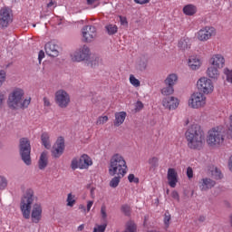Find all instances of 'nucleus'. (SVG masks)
Instances as JSON below:
<instances>
[{
	"label": "nucleus",
	"mask_w": 232,
	"mask_h": 232,
	"mask_svg": "<svg viewBox=\"0 0 232 232\" xmlns=\"http://www.w3.org/2000/svg\"><path fill=\"white\" fill-rule=\"evenodd\" d=\"M37 197L34 194V189L28 188L21 198L20 209L24 218L31 220L34 224H39L43 218V207L41 203H35Z\"/></svg>",
	"instance_id": "nucleus-1"
},
{
	"label": "nucleus",
	"mask_w": 232,
	"mask_h": 232,
	"mask_svg": "<svg viewBox=\"0 0 232 232\" xmlns=\"http://www.w3.org/2000/svg\"><path fill=\"white\" fill-rule=\"evenodd\" d=\"M185 135L190 150H200L204 146V142H206V135L198 124H192L188 127Z\"/></svg>",
	"instance_id": "nucleus-2"
},
{
	"label": "nucleus",
	"mask_w": 232,
	"mask_h": 232,
	"mask_svg": "<svg viewBox=\"0 0 232 232\" xmlns=\"http://www.w3.org/2000/svg\"><path fill=\"white\" fill-rule=\"evenodd\" d=\"M126 173H128L126 160L119 153L114 154L110 160L109 175H111V177H115V175L124 177Z\"/></svg>",
	"instance_id": "nucleus-3"
},
{
	"label": "nucleus",
	"mask_w": 232,
	"mask_h": 232,
	"mask_svg": "<svg viewBox=\"0 0 232 232\" xmlns=\"http://www.w3.org/2000/svg\"><path fill=\"white\" fill-rule=\"evenodd\" d=\"M24 97V91L23 89L16 88L10 94L8 98V106L11 110H19L24 109L27 106H30L31 99H25L23 101Z\"/></svg>",
	"instance_id": "nucleus-4"
},
{
	"label": "nucleus",
	"mask_w": 232,
	"mask_h": 232,
	"mask_svg": "<svg viewBox=\"0 0 232 232\" xmlns=\"http://www.w3.org/2000/svg\"><path fill=\"white\" fill-rule=\"evenodd\" d=\"M226 129L222 126L215 127L208 131V142L210 146H220L224 143Z\"/></svg>",
	"instance_id": "nucleus-5"
},
{
	"label": "nucleus",
	"mask_w": 232,
	"mask_h": 232,
	"mask_svg": "<svg viewBox=\"0 0 232 232\" xmlns=\"http://www.w3.org/2000/svg\"><path fill=\"white\" fill-rule=\"evenodd\" d=\"M31 150L30 140L26 138H22L20 140V154L22 160L26 164V166H30V164H32V159L30 158Z\"/></svg>",
	"instance_id": "nucleus-6"
},
{
	"label": "nucleus",
	"mask_w": 232,
	"mask_h": 232,
	"mask_svg": "<svg viewBox=\"0 0 232 232\" xmlns=\"http://www.w3.org/2000/svg\"><path fill=\"white\" fill-rule=\"evenodd\" d=\"M90 47H88V45H82L77 49L71 57L73 63H82V61H88V59H90Z\"/></svg>",
	"instance_id": "nucleus-7"
},
{
	"label": "nucleus",
	"mask_w": 232,
	"mask_h": 232,
	"mask_svg": "<svg viewBox=\"0 0 232 232\" xmlns=\"http://www.w3.org/2000/svg\"><path fill=\"white\" fill-rule=\"evenodd\" d=\"M188 106L194 110L203 108L206 106V95L202 92H194L188 100Z\"/></svg>",
	"instance_id": "nucleus-8"
},
{
	"label": "nucleus",
	"mask_w": 232,
	"mask_h": 232,
	"mask_svg": "<svg viewBox=\"0 0 232 232\" xmlns=\"http://www.w3.org/2000/svg\"><path fill=\"white\" fill-rule=\"evenodd\" d=\"M198 90L199 93H205L208 95V93H212L214 90L213 82L207 77L200 78L197 82Z\"/></svg>",
	"instance_id": "nucleus-9"
},
{
	"label": "nucleus",
	"mask_w": 232,
	"mask_h": 232,
	"mask_svg": "<svg viewBox=\"0 0 232 232\" xmlns=\"http://www.w3.org/2000/svg\"><path fill=\"white\" fill-rule=\"evenodd\" d=\"M54 101L60 108H68L70 94L66 91L60 89L54 94Z\"/></svg>",
	"instance_id": "nucleus-10"
},
{
	"label": "nucleus",
	"mask_w": 232,
	"mask_h": 232,
	"mask_svg": "<svg viewBox=\"0 0 232 232\" xmlns=\"http://www.w3.org/2000/svg\"><path fill=\"white\" fill-rule=\"evenodd\" d=\"M178 80H179V77L177 76V74L175 73L169 74L165 80V84L167 85V87H164L161 90L162 95H167V96L171 95L173 92H175V90L173 89V86H175Z\"/></svg>",
	"instance_id": "nucleus-11"
},
{
	"label": "nucleus",
	"mask_w": 232,
	"mask_h": 232,
	"mask_svg": "<svg viewBox=\"0 0 232 232\" xmlns=\"http://www.w3.org/2000/svg\"><path fill=\"white\" fill-rule=\"evenodd\" d=\"M217 34V30L215 27L206 26L198 32V41H208L213 35Z\"/></svg>",
	"instance_id": "nucleus-12"
},
{
	"label": "nucleus",
	"mask_w": 232,
	"mask_h": 232,
	"mask_svg": "<svg viewBox=\"0 0 232 232\" xmlns=\"http://www.w3.org/2000/svg\"><path fill=\"white\" fill-rule=\"evenodd\" d=\"M82 34L85 43H92L97 37V29L95 26L87 25L82 28Z\"/></svg>",
	"instance_id": "nucleus-13"
},
{
	"label": "nucleus",
	"mask_w": 232,
	"mask_h": 232,
	"mask_svg": "<svg viewBox=\"0 0 232 232\" xmlns=\"http://www.w3.org/2000/svg\"><path fill=\"white\" fill-rule=\"evenodd\" d=\"M63 153H64V139L60 137L53 147L52 155L54 159H59Z\"/></svg>",
	"instance_id": "nucleus-14"
},
{
	"label": "nucleus",
	"mask_w": 232,
	"mask_h": 232,
	"mask_svg": "<svg viewBox=\"0 0 232 232\" xmlns=\"http://www.w3.org/2000/svg\"><path fill=\"white\" fill-rule=\"evenodd\" d=\"M12 23V14H10V9L2 8L0 10V24L1 26L6 28L8 24Z\"/></svg>",
	"instance_id": "nucleus-15"
},
{
	"label": "nucleus",
	"mask_w": 232,
	"mask_h": 232,
	"mask_svg": "<svg viewBox=\"0 0 232 232\" xmlns=\"http://www.w3.org/2000/svg\"><path fill=\"white\" fill-rule=\"evenodd\" d=\"M200 191H208L217 186V181L211 179L210 178H203L199 180L198 183Z\"/></svg>",
	"instance_id": "nucleus-16"
},
{
	"label": "nucleus",
	"mask_w": 232,
	"mask_h": 232,
	"mask_svg": "<svg viewBox=\"0 0 232 232\" xmlns=\"http://www.w3.org/2000/svg\"><path fill=\"white\" fill-rule=\"evenodd\" d=\"M162 104L167 110H177L179 108V99L173 96H167L163 99Z\"/></svg>",
	"instance_id": "nucleus-17"
},
{
	"label": "nucleus",
	"mask_w": 232,
	"mask_h": 232,
	"mask_svg": "<svg viewBox=\"0 0 232 232\" xmlns=\"http://www.w3.org/2000/svg\"><path fill=\"white\" fill-rule=\"evenodd\" d=\"M44 50L49 57H59V45L55 43H47L44 46Z\"/></svg>",
	"instance_id": "nucleus-18"
},
{
	"label": "nucleus",
	"mask_w": 232,
	"mask_h": 232,
	"mask_svg": "<svg viewBox=\"0 0 232 232\" xmlns=\"http://www.w3.org/2000/svg\"><path fill=\"white\" fill-rule=\"evenodd\" d=\"M209 63L211 66H214L220 70L224 68V64H226V59L224 58V56H222V54H214L210 58Z\"/></svg>",
	"instance_id": "nucleus-19"
},
{
	"label": "nucleus",
	"mask_w": 232,
	"mask_h": 232,
	"mask_svg": "<svg viewBox=\"0 0 232 232\" xmlns=\"http://www.w3.org/2000/svg\"><path fill=\"white\" fill-rule=\"evenodd\" d=\"M167 179L169 181V186H170V188L177 187V182H179V174L177 173V170H175V169H169Z\"/></svg>",
	"instance_id": "nucleus-20"
},
{
	"label": "nucleus",
	"mask_w": 232,
	"mask_h": 232,
	"mask_svg": "<svg viewBox=\"0 0 232 232\" xmlns=\"http://www.w3.org/2000/svg\"><path fill=\"white\" fill-rule=\"evenodd\" d=\"M188 64L191 70H198L202 64V62L198 56H190L188 58Z\"/></svg>",
	"instance_id": "nucleus-21"
},
{
	"label": "nucleus",
	"mask_w": 232,
	"mask_h": 232,
	"mask_svg": "<svg viewBox=\"0 0 232 232\" xmlns=\"http://www.w3.org/2000/svg\"><path fill=\"white\" fill-rule=\"evenodd\" d=\"M80 159V164L82 166V169H88L92 164H93V161H92V158L88 156L87 154H82Z\"/></svg>",
	"instance_id": "nucleus-22"
},
{
	"label": "nucleus",
	"mask_w": 232,
	"mask_h": 232,
	"mask_svg": "<svg viewBox=\"0 0 232 232\" xmlns=\"http://www.w3.org/2000/svg\"><path fill=\"white\" fill-rule=\"evenodd\" d=\"M46 166H48V151H44L38 160V168L39 169H45Z\"/></svg>",
	"instance_id": "nucleus-23"
},
{
	"label": "nucleus",
	"mask_w": 232,
	"mask_h": 232,
	"mask_svg": "<svg viewBox=\"0 0 232 232\" xmlns=\"http://www.w3.org/2000/svg\"><path fill=\"white\" fill-rule=\"evenodd\" d=\"M218 67L210 66L207 70V75L210 79H218L220 77V72L218 71Z\"/></svg>",
	"instance_id": "nucleus-24"
},
{
	"label": "nucleus",
	"mask_w": 232,
	"mask_h": 232,
	"mask_svg": "<svg viewBox=\"0 0 232 232\" xmlns=\"http://www.w3.org/2000/svg\"><path fill=\"white\" fill-rule=\"evenodd\" d=\"M124 121H126V112L121 111L115 113V121H114V126L119 127L121 124L124 123Z\"/></svg>",
	"instance_id": "nucleus-25"
},
{
	"label": "nucleus",
	"mask_w": 232,
	"mask_h": 232,
	"mask_svg": "<svg viewBox=\"0 0 232 232\" xmlns=\"http://www.w3.org/2000/svg\"><path fill=\"white\" fill-rule=\"evenodd\" d=\"M41 140L43 146H44L46 150H50L52 148V143H50V134H48V132L42 133Z\"/></svg>",
	"instance_id": "nucleus-26"
},
{
	"label": "nucleus",
	"mask_w": 232,
	"mask_h": 232,
	"mask_svg": "<svg viewBox=\"0 0 232 232\" xmlns=\"http://www.w3.org/2000/svg\"><path fill=\"white\" fill-rule=\"evenodd\" d=\"M178 46L181 50H188V48H191V41L189 38H181L179 41Z\"/></svg>",
	"instance_id": "nucleus-27"
},
{
	"label": "nucleus",
	"mask_w": 232,
	"mask_h": 232,
	"mask_svg": "<svg viewBox=\"0 0 232 232\" xmlns=\"http://www.w3.org/2000/svg\"><path fill=\"white\" fill-rule=\"evenodd\" d=\"M183 14H185V15H195V14H197V7L188 4L183 7Z\"/></svg>",
	"instance_id": "nucleus-28"
},
{
	"label": "nucleus",
	"mask_w": 232,
	"mask_h": 232,
	"mask_svg": "<svg viewBox=\"0 0 232 232\" xmlns=\"http://www.w3.org/2000/svg\"><path fill=\"white\" fill-rule=\"evenodd\" d=\"M81 165V160L79 157H74L72 158V160H71V169H72V171H75V169H82Z\"/></svg>",
	"instance_id": "nucleus-29"
},
{
	"label": "nucleus",
	"mask_w": 232,
	"mask_h": 232,
	"mask_svg": "<svg viewBox=\"0 0 232 232\" xmlns=\"http://www.w3.org/2000/svg\"><path fill=\"white\" fill-rule=\"evenodd\" d=\"M105 30L108 34V35H115V34H117L119 28L112 24H109L105 26Z\"/></svg>",
	"instance_id": "nucleus-30"
},
{
	"label": "nucleus",
	"mask_w": 232,
	"mask_h": 232,
	"mask_svg": "<svg viewBox=\"0 0 232 232\" xmlns=\"http://www.w3.org/2000/svg\"><path fill=\"white\" fill-rule=\"evenodd\" d=\"M211 176L212 179H215V180H220L224 177L220 169H218V168H215L211 170Z\"/></svg>",
	"instance_id": "nucleus-31"
},
{
	"label": "nucleus",
	"mask_w": 232,
	"mask_h": 232,
	"mask_svg": "<svg viewBox=\"0 0 232 232\" xmlns=\"http://www.w3.org/2000/svg\"><path fill=\"white\" fill-rule=\"evenodd\" d=\"M124 176L116 175L111 181L110 186L111 188H117L121 182V179H123Z\"/></svg>",
	"instance_id": "nucleus-32"
},
{
	"label": "nucleus",
	"mask_w": 232,
	"mask_h": 232,
	"mask_svg": "<svg viewBox=\"0 0 232 232\" xmlns=\"http://www.w3.org/2000/svg\"><path fill=\"white\" fill-rule=\"evenodd\" d=\"M67 206L69 208H73V206H75V203L77 202V200L75 199V196L72 195V193H69L67 196Z\"/></svg>",
	"instance_id": "nucleus-33"
},
{
	"label": "nucleus",
	"mask_w": 232,
	"mask_h": 232,
	"mask_svg": "<svg viewBox=\"0 0 232 232\" xmlns=\"http://www.w3.org/2000/svg\"><path fill=\"white\" fill-rule=\"evenodd\" d=\"M149 164L150 166V169H155V168H159V158L157 157L150 158Z\"/></svg>",
	"instance_id": "nucleus-34"
},
{
	"label": "nucleus",
	"mask_w": 232,
	"mask_h": 232,
	"mask_svg": "<svg viewBox=\"0 0 232 232\" xmlns=\"http://www.w3.org/2000/svg\"><path fill=\"white\" fill-rule=\"evenodd\" d=\"M170 222H171V214H169V211H166L165 215H164V225H165L166 229H168V227H169Z\"/></svg>",
	"instance_id": "nucleus-35"
},
{
	"label": "nucleus",
	"mask_w": 232,
	"mask_h": 232,
	"mask_svg": "<svg viewBox=\"0 0 232 232\" xmlns=\"http://www.w3.org/2000/svg\"><path fill=\"white\" fill-rule=\"evenodd\" d=\"M8 186V179L5 176H0V189H6Z\"/></svg>",
	"instance_id": "nucleus-36"
},
{
	"label": "nucleus",
	"mask_w": 232,
	"mask_h": 232,
	"mask_svg": "<svg viewBox=\"0 0 232 232\" xmlns=\"http://www.w3.org/2000/svg\"><path fill=\"white\" fill-rule=\"evenodd\" d=\"M224 74L226 75L227 82L232 83V70L228 68L224 69Z\"/></svg>",
	"instance_id": "nucleus-37"
},
{
	"label": "nucleus",
	"mask_w": 232,
	"mask_h": 232,
	"mask_svg": "<svg viewBox=\"0 0 232 232\" xmlns=\"http://www.w3.org/2000/svg\"><path fill=\"white\" fill-rule=\"evenodd\" d=\"M130 82L132 84V86H135L136 88L140 86V81H139L133 74H130Z\"/></svg>",
	"instance_id": "nucleus-38"
},
{
	"label": "nucleus",
	"mask_w": 232,
	"mask_h": 232,
	"mask_svg": "<svg viewBox=\"0 0 232 232\" xmlns=\"http://www.w3.org/2000/svg\"><path fill=\"white\" fill-rule=\"evenodd\" d=\"M121 211L126 217H130L131 213V207H130L129 205H123L121 206Z\"/></svg>",
	"instance_id": "nucleus-39"
},
{
	"label": "nucleus",
	"mask_w": 232,
	"mask_h": 232,
	"mask_svg": "<svg viewBox=\"0 0 232 232\" xmlns=\"http://www.w3.org/2000/svg\"><path fill=\"white\" fill-rule=\"evenodd\" d=\"M148 68V62L146 61H141L138 64V69H140V72H144Z\"/></svg>",
	"instance_id": "nucleus-40"
},
{
	"label": "nucleus",
	"mask_w": 232,
	"mask_h": 232,
	"mask_svg": "<svg viewBox=\"0 0 232 232\" xmlns=\"http://www.w3.org/2000/svg\"><path fill=\"white\" fill-rule=\"evenodd\" d=\"M101 215H102V220H104V222H106V218H108V214L106 213V206H102L101 208Z\"/></svg>",
	"instance_id": "nucleus-41"
},
{
	"label": "nucleus",
	"mask_w": 232,
	"mask_h": 232,
	"mask_svg": "<svg viewBox=\"0 0 232 232\" xmlns=\"http://www.w3.org/2000/svg\"><path fill=\"white\" fill-rule=\"evenodd\" d=\"M6 79V72L4 70L0 71V86H3V82H5Z\"/></svg>",
	"instance_id": "nucleus-42"
},
{
	"label": "nucleus",
	"mask_w": 232,
	"mask_h": 232,
	"mask_svg": "<svg viewBox=\"0 0 232 232\" xmlns=\"http://www.w3.org/2000/svg\"><path fill=\"white\" fill-rule=\"evenodd\" d=\"M129 182H134V184H139V178H136L134 174H130L128 176Z\"/></svg>",
	"instance_id": "nucleus-43"
},
{
	"label": "nucleus",
	"mask_w": 232,
	"mask_h": 232,
	"mask_svg": "<svg viewBox=\"0 0 232 232\" xmlns=\"http://www.w3.org/2000/svg\"><path fill=\"white\" fill-rule=\"evenodd\" d=\"M108 121V116H103V117H100L97 121L96 124L101 125V124H105V122Z\"/></svg>",
	"instance_id": "nucleus-44"
},
{
	"label": "nucleus",
	"mask_w": 232,
	"mask_h": 232,
	"mask_svg": "<svg viewBox=\"0 0 232 232\" xmlns=\"http://www.w3.org/2000/svg\"><path fill=\"white\" fill-rule=\"evenodd\" d=\"M187 177L188 179H193V169L191 167L187 169Z\"/></svg>",
	"instance_id": "nucleus-45"
},
{
	"label": "nucleus",
	"mask_w": 232,
	"mask_h": 232,
	"mask_svg": "<svg viewBox=\"0 0 232 232\" xmlns=\"http://www.w3.org/2000/svg\"><path fill=\"white\" fill-rule=\"evenodd\" d=\"M171 197H172V198H174V200H177L178 202L180 201V197L179 196V192L173 191L171 193Z\"/></svg>",
	"instance_id": "nucleus-46"
},
{
	"label": "nucleus",
	"mask_w": 232,
	"mask_h": 232,
	"mask_svg": "<svg viewBox=\"0 0 232 232\" xmlns=\"http://www.w3.org/2000/svg\"><path fill=\"white\" fill-rule=\"evenodd\" d=\"M44 106L50 108L52 106V102H50V99L47 97H44Z\"/></svg>",
	"instance_id": "nucleus-47"
},
{
	"label": "nucleus",
	"mask_w": 232,
	"mask_h": 232,
	"mask_svg": "<svg viewBox=\"0 0 232 232\" xmlns=\"http://www.w3.org/2000/svg\"><path fill=\"white\" fill-rule=\"evenodd\" d=\"M55 6H57V3L54 0H51L47 4V8H55Z\"/></svg>",
	"instance_id": "nucleus-48"
},
{
	"label": "nucleus",
	"mask_w": 232,
	"mask_h": 232,
	"mask_svg": "<svg viewBox=\"0 0 232 232\" xmlns=\"http://www.w3.org/2000/svg\"><path fill=\"white\" fill-rule=\"evenodd\" d=\"M92 206H93V201L89 200V201L87 202V208H85L87 213H90V211H91Z\"/></svg>",
	"instance_id": "nucleus-49"
},
{
	"label": "nucleus",
	"mask_w": 232,
	"mask_h": 232,
	"mask_svg": "<svg viewBox=\"0 0 232 232\" xmlns=\"http://www.w3.org/2000/svg\"><path fill=\"white\" fill-rule=\"evenodd\" d=\"M44 59V51H40L38 53V61L41 63V61Z\"/></svg>",
	"instance_id": "nucleus-50"
},
{
	"label": "nucleus",
	"mask_w": 232,
	"mask_h": 232,
	"mask_svg": "<svg viewBox=\"0 0 232 232\" xmlns=\"http://www.w3.org/2000/svg\"><path fill=\"white\" fill-rule=\"evenodd\" d=\"M137 5H146L147 3H150V0H134Z\"/></svg>",
	"instance_id": "nucleus-51"
},
{
	"label": "nucleus",
	"mask_w": 232,
	"mask_h": 232,
	"mask_svg": "<svg viewBox=\"0 0 232 232\" xmlns=\"http://www.w3.org/2000/svg\"><path fill=\"white\" fill-rule=\"evenodd\" d=\"M121 24H128V20H126V17H120Z\"/></svg>",
	"instance_id": "nucleus-52"
},
{
	"label": "nucleus",
	"mask_w": 232,
	"mask_h": 232,
	"mask_svg": "<svg viewBox=\"0 0 232 232\" xmlns=\"http://www.w3.org/2000/svg\"><path fill=\"white\" fill-rule=\"evenodd\" d=\"M136 108L137 110H142V108H144V104H142L141 102H137Z\"/></svg>",
	"instance_id": "nucleus-53"
},
{
	"label": "nucleus",
	"mask_w": 232,
	"mask_h": 232,
	"mask_svg": "<svg viewBox=\"0 0 232 232\" xmlns=\"http://www.w3.org/2000/svg\"><path fill=\"white\" fill-rule=\"evenodd\" d=\"M3 101H5V94L0 92V108L3 106Z\"/></svg>",
	"instance_id": "nucleus-54"
},
{
	"label": "nucleus",
	"mask_w": 232,
	"mask_h": 232,
	"mask_svg": "<svg viewBox=\"0 0 232 232\" xmlns=\"http://www.w3.org/2000/svg\"><path fill=\"white\" fill-rule=\"evenodd\" d=\"M79 209H82V213H87L86 207L82 204L79 205Z\"/></svg>",
	"instance_id": "nucleus-55"
},
{
	"label": "nucleus",
	"mask_w": 232,
	"mask_h": 232,
	"mask_svg": "<svg viewBox=\"0 0 232 232\" xmlns=\"http://www.w3.org/2000/svg\"><path fill=\"white\" fill-rule=\"evenodd\" d=\"M84 229V225L82 224V225H80L79 227H78V231H82Z\"/></svg>",
	"instance_id": "nucleus-56"
},
{
	"label": "nucleus",
	"mask_w": 232,
	"mask_h": 232,
	"mask_svg": "<svg viewBox=\"0 0 232 232\" xmlns=\"http://www.w3.org/2000/svg\"><path fill=\"white\" fill-rule=\"evenodd\" d=\"M97 0H87L88 5H93Z\"/></svg>",
	"instance_id": "nucleus-57"
},
{
	"label": "nucleus",
	"mask_w": 232,
	"mask_h": 232,
	"mask_svg": "<svg viewBox=\"0 0 232 232\" xmlns=\"http://www.w3.org/2000/svg\"><path fill=\"white\" fill-rule=\"evenodd\" d=\"M205 219H206V218H204V217H200V218H199V220H200L201 222H204Z\"/></svg>",
	"instance_id": "nucleus-58"
},
{
	"label": "nucleus",
	"mask_w": 232,
	"mask_h": 232,
	"mask_svg": "<svg viewBox=\"0 0 232 232\" xmlns=\"http://www.w3.org/2000/svg\"><path fill=\"white\" fill-rule=\"evenodd\" d=\"M188 124H189V121H186V125H187V126H188Z\"/></svg>",
	"instance_id": "nucleus-59"
},
{
	"label": "nucleus",
	"mask_w": 232,
	"mask_h": 232,
	"mask_svg": "<svg viewBox=\"0 0 232 232\" xmlns=\"http://www.w3.org/2000/svg\"><path fill=\"white\" fill-rule=\"evenodd\" d=\"M94 64H97V60H95V63H94Z\"/></svg>",
	"instance_id": "nucleus-60"
},
{
	"label": "nucleus",
	"mask_w": 232,
	"mask_h": 232,
	"mask_svg": "<svg viewBox=\"0 0 232 232\" xmlns=\"http://www.w3.org/2000/svg\"><path fill=\"white\" fill-rule=\"evenodd\" d=\"M230 6L232 7V2L230 3Z\"/></svg>",
	"instance_id": "nucleus-61"
}]
</instances>
